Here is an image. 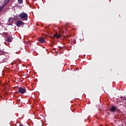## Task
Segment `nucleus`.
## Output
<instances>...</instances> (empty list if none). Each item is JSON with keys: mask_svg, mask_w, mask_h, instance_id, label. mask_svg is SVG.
<instances>
[{"mask_svg": "<svg viewBox=\"0 0 126 126\" xmlns=\"http://www.w3.org/2000/svg\"><path fill=\"white\" fill-rule=\"evenodd\" d=\"M9 19H10V20H11V18H10Z\"/></svg>", "mask_w": 126, "mask_h": 126, "instance_id": "2eb2a0df", "label": "nucleus"}, {"mask_svg": "<svg viewBox=\"0 0 126 126\" xmlns=\"http://www.w3.org/2000/svg\"><path fill=\"white\" fill-rule=\"evenodd\" d=\"M6 41L7 42L11 43L12 42V37H10V35L7 37H6Z\"/></svg>", "mask_w": 126, "mask_h": 126, "instance_id": "39448f33", "label": "nucleus"}, {"mask_svg": "<svg viewBox=\"0 0 126 126\" xmlns=\"http://www.w3.org/2000/svg\"><path fill=\"white\" fill-rule=\"evenodd\" d=\"M19 18H20V20H22V21H27V20H28V15L26 14V13H21L19 15Z\"/></svg>", "mask_w": 126, "mask_h": 126, "instance_id": "f257e3e1", "label": "nucleus"}, {"mask_svg": "<svg viewBox=\"0 0 126 126\" xmlns=\"http://www.w3.org/2000/svg\"><path fill=\"white\" fill-rule=\"evenodd\" d=\"M3 8H4V7H3V6L0 7V13L1 12L2 10H3Z\"/></svg>", "mask_w": 126, "mask_h": 126, "instance_id": "9d476101", "label": "nucleus"}, {"mask_svg": "<svg viewBox=\"0 0 126 126\" xmlns=\"http://www.w3.org/2000/svg\"><path fill=\"white\" fill-rule=\"evenodd\" d=\"M24 24V23L22 22L21 20H18L16 22V25L18 26H21V25H23Z\"/></svg>", "mask_w": 126, "mask_h": 126, "instance_id": "20e7f679", "label": "nucleus"}, {"mask_svg": "<svg viewBox=\"0 0 126 126\" xmlns=\"http://www.w3.org/2000/svg\"><path fill=\"white\" fill-rule=\"evenodd\" d=\"M18 92L21 94H24L26 93V89L25 88H23L22 87H20L18 89Z\"/></svg>", "mask_w": 126, "mask_h": 126, "instance_id": "7ed1b4c3", "label": "nucleus"}, {"mask_svg": "<svg viewBox=\"0 0 126 126\" xmlns=\"http://www.w3.org/2000/svg\"><path fill=\"white\" fill-rule=\"evenodd\" d=\"M13 21H16V20H17V18H14L13 19Z\"/></svg>", "mask_w": 126, "mask_h": 126, "instance_id": "f8f14e48", "label": "nucleus"}, {"mask_svg": "<svg viewBox=\"0 0 126 126\" xmlns=\"http://www.w3.org/2000/svg\"><path fill=\"white\" fill-rule=\"evenodd\" d=\"M110 111L112 112L113 113H114V112H121V110L118 109V108H117V107H116L115 106H112L111 107H110Z\"/></svg>", "mask_w": 126, "mask_h": 126, "instance_id": "f03ea898", "label": "nucleus"}, {"mask_svg": "<svg viewBox=\"0 0 126 126\" xmlns=\"http://www.w3.org/2000/svg\"><path fill=\"white\" fill-rule=\"evenodd\" d=\"M54 36L58 38V39L61 38V34H59V33H56L55 34H54Z\"/></svg>", "mask_w": 126, "mask_h": 126, "instance_id": "6e6552de", "label": "nucleus"}, {"mask_svg": "<svg viewBox=\"0 0 126 126\" xmlns=\"http://www.w3.org/2000/svg\"><path fill=\"white\" fill-rule=\"evenodd\" d=\"M38 41L40 43H45V39L43 37H40L38 38Z\"/></svg>", "mask_w": 126, "mask_h": 126, "instance_id": "0eeeda50", "label": "nucleus"}, {"mask_svg": "<svg viewBox=\"0 0 126 126\" xmlns=\"http://www.w3.org/2000/svg\"><path fill=\"white\" fill-rule=\"evenodd\" d=\"M18 2L19 4H22L23 3V0H18Z\"/></svg>", "mask_w": 126, "mask_h": 126, "instance_id": "1a4fd4ad", "label": "nucleus"}, {"mask_svg": "<svg viewBox=\"0 0 126 126\" xmlns=\"http://www.w3.org/2000/svg\"><path fill=\"white\" fill-rule=\"evenodd\" d=\"M9 1H10V0H5L3 1V5H2V6H3V7H4L5 6V5H6L7 4V3H8V2H9Z\"/></svg>", "mask_w": 126, "mask_h": 126, "instance_id": "423d86ee", "label": "nucleus"}, {"mask_svg": "<svg viewBox=\"0 0 126 126\" xmlns=\"http://www.w3.org/2000/svg\"><path fill=\"white\" fill-rule=\"evenodd\" d=\"M73 41L74 42V43H76V40H75V39H74Z\"/></svg>", "mask_w": 126, "mask_h": 126, "instance_id": "ddd939ff", "label": "nucleus"}, {"mask_svg": "<svg viewBox=\"0 0 126 126\" xmlns=\"http://www.w3.org/2000/svg\"><path fill=\"white\" fill-rule=\"evenodd\" d=\"M2 54H3V52H2V51L0 50V56H1V55H2Z\"/></svg>", "mask_w": 126, "mask_h": 126, "instance_id": "9b49d317", "label": "nucleus"}, {"mask_svg": "<svg viewBox=\"0 0 126 126\" xmlns=\"http://www.w3.org/2000/svg\"><path fill=\"white\" fill-rule=\"evenodd\" d=\"M123 97L122 98L123 100H125L126 101V98L125 99H123Z\"/></svg>", "mask_w": 126, "mask_h": 126, "instance_id": "4468645a", "label": "nucleus"}]
</instances>
